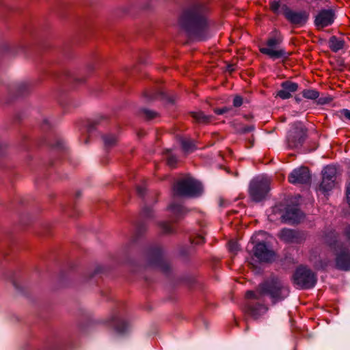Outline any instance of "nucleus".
<instances>
[{
  "label": "nucleus",
  "mask_w": 350,
  "mask_h": 350,
  "mask_svg": "<svg viewBox=\"0 0 350 350\" xmlns=\"http://www.w3.org/2000/svg\"><path fill=\"white\" fill-rule=\"evenodd\" d=\"M289 294L290 287L278 277L271 275L258 285L256 293L252 291H247L246 297L260 299L261 297H267L270 299L272 305H275L285 300Z\"/></svg>",
  "instance_id": "nucleus-1"
},
{
  "label": "nucleus",
  "mask_w": 350,
  "mask_h": 350,
  "mask_svg": "<svg viewBox=\"0 0 350 350\" xmlns=\"http://www.w3.org/2000/svg\"><path fill=\"white\" fill-rule=\"evenodd\" d=\"M179 25L189 37L198 40L204 39L208 32L204 8L198 5L185 11L179 18Z\"/></svg>",
  "instance_id": "nucleus-2"
},
{
  "label": "nucleus",
  "mask_w": 350,
  "mask_h": 350,
  "mask_svg": "<svg viewBox=\"0 0 350 350\" xmlns=\"http://www.w3.org/2000/svg\"><path fill=\"white\" fill-rule=\"evenodd\" d=\"M145 269L152 267L161 271L166 277L170 278L172 270L168 261L164 257L163 249L157 245H150L145 249Z\"/></svg>",
  "instance_id": "nucleus-3"
},
{
  "label": "nucleus",
  "mask_w": 350,
  "mask_h": 350,
  "mask_svg": "<svg viewBox=\"0 0 350 350\" xmlns=\"http://www.w3.org/2000/svg\"><path fill=\"white\" fill-rule=\"evenodd\" d=\"M202 191V184L190 176L178 179L173 186L174 194L180 197L196 198L200 196Z\"/></svg>",
  "instance_id": "nucleus-4"
},
{
  "label": "nucleus",
  "mask_w": 350,
  "mask_h": 350,
  "mask_svg": "<svg viewBox=\"0 0 350 350\" xmlns=\"http://www.w3.org/2000/svg\"><path fill=\"white\" fill-rule=\"evenodd\" d=\"M318 281L317 275L305 265H299L292 275L293 285L299 290L313 288Z\"/></svg>",
  "instance_id": "nucleus-5"
},
{
  "label": "nucleus",
  "mask_w": 350,
  "mask_h": 350,
  "mask_svg": "<svg viewBox=\"0 0 350 350\" xmlns=\"http://www.w3.org/2000/svg\"><path fill=\"white\" fill-rule=\"evenodd\" d=\"M271 180L266 176H258L250 184L249 195L251 200L256 202L265 200L270 191Z\"/></svg>",
  "instance_id": "nucleus-6"
},
{
  "label": "nucleus",
  "mask_w": 350,
  "mask_h": 350,
  "mask_svg": "<svg viewBox=\"0 0 350 350\" xmlns=\"http://www.w3.org/2000/svg\"><path fill=\"white\" fill-rule=\"evenodd\" d=\"M282 42V37L280 33L275 32L271 36L266 43L260 46L259 51L261 53L269 56L271 59H279L285 55V51L279 47Z\"/></svg>",
  "instance_id": "nucleus-7"
},
{
  "label": "nucleus",
  "mask_w": 350,
  "mask_h": 350,
  "mask_svg": "<svg viewBox=\"0 0 350 350\" xmlns=\"http://www.w3.org/2000/svg\"><path fill=\"white\" fill-rule=\"evenodd\" d=\"M285 18L295 27L304 26L308 20L309 14L306 11H295L284 5L281 8Z\"/></svg>",
  "instance_id": "nucleus-8"
},
{
  "label": "nucleus",
  "mask_w": 350,
  "mask_h": 350,
  "mask_svg": "<svg viewBox=\"0 0 350 350\" xmlns=\"http://www.w3.org/2000/svg\"><path fill=\"white\" fill-rule=\"evenodd\" d=\"M97 323L106 324L107 326L112 327L120 335L126 334L129 329V323L120 317L118 312H114L107 319L98 320Z\"/></svg>",
  "instance_id": "nucleus-9"
},
{
  "label": "nucleus",
  "mask_w": 350,
  "mask_h": 350,
  "mask_svg": "<svg viewBox=\"0 0 350 350\" xmlns=\"http://www.w3.org/2000/svg\"><path fill=\"white\" fill-rule=\"evenodd\" d=\"M254 256L260 262H269L273 260L275 252L269 249L266 242H256L252 249Z\"/></svg>",
  "instance_id": "nucleus-10"
},
{
  "label": "nucleus",
  "mask_w": 350,
  "mask_h": 350,
  "mask_svg": "<svg viewBox=\"0 0 350 350\" xmlns=\"http://www.w3.org/2000/svg\"><path fill=\"white\" fill-rule=\"evenodd\" d=\"M335 255V267L342 271H350V250L342 246L334 252Z\"/></svg>",
  "instance_id": "nucleus-11"
},
{
  "label": "nucleus",
  "mask_w": 350,
  "mask_h": 350,
  "mask_svg": "<svg viewBox=\"0 0 350 350\" xmlns=\"http://www.w3.org/2000/svg\"><path fill=\"white\" fill-rule=\"evenodd\" d=\"M323 179L320 185V189L323 192H327L332 190L335 185L336 169L332 165H327L324 167L323 172Z\"/></svg>",
  "instance_id": "nucleus-12"
},
{
  "label": "nucleus",
  "mask_w": 350,
  "mask_h": 350,
  "mask_svg": "<svg viewBox=\"0 0 350 350\" xmlns=\"http://www.w3.org/2000/svg\"><path fill=\"white\" fill-rule=\"evenodd\" d=\"M280 237L286 243L300 244L306 240V234L304 232L283 228L280 232Z\"/></svg>",
  "instance_id": "nucleus-13"
},
{
  "label": "nucleus",
  "mask_w": 350,
  "mask_h": 350,
  "mask_svg": "<svg viewBox=\"0 0 350 350\" xmlns=\"http://www.w3.org/2000/svg\"><path fill=\"white\" fill-rule=\"evenodd\" d=\"M310 180V174L306 167L295 169L288 176V181L292 184H307Z\"/></svg>",
  "instance_id": "nucleus-14"
},
{
  "label": "nucleus",
  "mask_w": 350,
  "mask_h": 350,
  "mask_svg": "<svg viewBox=\"0 0 350 350\" xmlns=\"http://www.w3.org/2000/svg\"><path fill=\"white\" fill-rule=\"evenodd\" d=\"M335 18L334 12L331 10H323L315 17L314 24L318 29L331 25Z\"/></svg>",
  "instance_id": "nucleus-15"
},
{
  "label": "nucleus",
  "mask_w": 350,
  "mask_h": 350,
  "mask_svg": "<svg viewBox=\"0 0 350 350\" xmlns=\"http://www.w3.org/2000/svg\"><path fill=\"white\" fill-rule=\"evenodd\" d=\"M306 135V131L303 128L291 130L288 135V146L291 148H297L303 144Z\"/></svg>",
  "instance_id": "nucleus-16"
},
{
  "label": "nucleus",
  "mask_w": 350,
  "mask_h": 350,
  "mask_svg": "<svg viewBox=\"0 0 350 350\" xmlns=\"http://www.w3.org/2000/svg\"><path fill=\"white\" fill-rule=\"evenodd\" d=\"M246 312L254 319H258L260 316L265 314L268 308L263 304L251 301L248 302L245 306Z\"/></svg>",
  "instance_id": "nucleus-17"
},
{
  "label": "nucleus",
  "mask_w": 350,
  "mask_h": 350,
  "mask_svg": "<svg viewBox=\"0 0 350 350\" xmlns=\"http://www.w3.org/2000/svg\"><path fill=\"white\" fill-rule=\"evenodd\" d=\"M282 90L278 92L277 96L282 99H288L291 97V94L298 90L297 83L286 81L281 84Z\"/></svg>",
  "instance_id": "nucleus-18"
},
{
  "label": "nucleus",
  "mask_w": 350,
  "mask_h": 350,
  "mask_svg": "<svg viewBox=\"0 0 350 350\" xmlns=\"http://www.w3.org/2000/svg\"><path fill=\"white\" fill-rule=\"evenodd\" d=\"M325 241L333 252L344 246V243L338 241V233L334 230H329L325 233Z\"/></svg>",
  "instance_id": "nucleus-19"
},
{
  "label": "nucleus",
  "mask_w": 350,
  "mask_h": 350,
  "mask_svg": "<svg viewBox=\"0 0 350 350\" xmlns=\"http://www.w3.org/2000/svg\"><path fill=\"white\" fill-rule=\"evenodd\" d=\"M147 230V224L144 220L140 221L136 225L135 234L132 239V244H136L143 237Z\"/></svg>",
  "instance_id": "nucleus-20"
},
{
  "label": "nucleus",
  "mask_w": 350,
  "mask_h": 350,
  "mask_svg": "<svg viewBox=\"0 0 350 350\" xmlns=\"http://www.w3.org/2000/svg\"><path fill=\"white\" fill-rule=\"evenodd\" d=\"M345 40L335 36L330 37L329 40V47L330 50L334 53L342 49L345 46Z\"/></svg>",
  "instance_id": "nucleus-21"
},
{
  "label": "nucleus",
  "mask_w": 350,
  "mask_h": 350,
  "mask_svg": "<svg viewBox=\"0 0 350 350\" xmlns=\"http://www.w3.org/2000/svg\"><path fill=\"white\" fill-rule=\"evenodd\" d=\"M108 271V269L105 267L98 265L94 271L89 272L85 277L86 281H91L92 280L96 279L97 277L105 274Z\"/></svg>",
  "instance_id": "nucleus-22"
},
{
  "label": "nucleus",
  "mask_w": 350,
  "mask_h": 350,
  "mask_svg": "<svg viewBox=\"0 0 350 350\" xmlns=\"http://www.w3.org/2000/svg\"><path fill=\"white\" fill-rule=\"evenodd\" d=\"M191 116L198 123L206 124L211 122L212 117L206 116L202 111L192 112Z\"/></svg>",
  "instance_id": "nucleus-23"
},
{
  "label": "nucleus",
  "mask_w": 350,
  "mask_h": 350,
  "mask_svg": "<svg viewBox=\"0 0 350 350\" xmlns=\"http://www.w3.org/2000/svg\"><path fill=\"white\" fill-rule=\"evenodd\" d=\"M169 221L161 220L159 223V226L165 234H173L175 232L173 225Z\"/></svg>",
  "instance_id": "nucleus-24"
},
{
  "label": "nucleus",
  "mask_w": 350,
  "mask_h": 350,
  "mask_svg": "<svg viewBox=\"0 0 350 350\" xmlns=\"http://www.w3.org/2000/svg\"><path fill=\"white\" fill-rule=\"evenodd\" d=\"M301 94L305 98L310 100H315L319 96V92L314 89H305Z\"/></svg>",
  "instance_id": "nucleus-25"
},
{
  "label": "nucleus",
  "mask_w": 350,
  "mask_h": 350,
  "mask_svg": "<svg viewBox=\"0 0 350 350\" xmlns=\"http://www.w3.org/2000/svg\"><path fill=\"white\" fill-rule=\"evenodd\" d=\"M330 260L328 258H319L314 264L317 270H325L329 266Z\"/></svg>",
  "instance_id": "nucleus-26"
},
{
  "label": "nucleus",
  "mask_w": 350,
  "mask_h": 350,
  "mask_svg": "<svg viewBox=\"0 0 350 350\" xmlns=\"http://www.w3.org/2000/svg\"><path fill=\"white\" fill-rule=\"evenodd\" d=\"M191 247L187 245H181L179 247V256L184 260H187L190 255Z\"/></svg>",
  "instance_id": "nucleus-27"
},
{
  "label": "nucleus",
  "mask_w": 350,
  "mask_h": 350,
  "mask_svg": "<svg viewBox=\"0 0 350 350\" xmlns=\"http://www.w3.org/2000/svg\"><path fill=\"white\" fill-rule=\"evenodd\" d=\"M183 149L185 152H192L195 149L194 144L189 139H183L181 141Z\"/></svg>",
  "instance_id": "nucleus-28"
},
{
  "label": "nucleus",
  "mask_w": 350,
  "mask_h": 350,
  "mask_svg": "<svg viewBox=\"0 0 350 350\" xmlns=\"http://www.w3.org/2000/svg\"><path fill=\"white\" fill-rule=\"evenodd\" d=\"M228 247L229 252L234 255H236L240 250L239 244L234 240L229 241Z\"/></svg>",
  "instance_id": "nucleus-29"
},
{
  "label": "nucleus",
  "mask_w": 350,
  "mask_h": 350,
  "mask_svg": "<svg viewBox=\"0 0 350 350\" xmlns=\"http://www.w3.org/2000/svg\"><path fill=\"white\" fill-rule=\"evenodd\" d=\"M169 208L171 212L180 215H183L185 211V208L180 204H171Z\"/></svg>",
  "instance_id": "nucleus-30"
},
{
  "label": "nucleus",
  "mask_w": 350,
  "mask_h": 350,
  "mask_svg": "<svg viewBox=\"0 0 350 350\" xmlns=\"http://www.w3.org/2000/svg\"><path fill=\"white\" fill-rule=\"evenodd\" d=\"M104 143L106 146H111L117 142V137L115 135H105L103 137Z\"/></svg>",
  "instance_id": "nucleus-31"
},
{
  "label": "nucleus",
  "mask_w": 350,
  "mask_h": 350,
  "mask_svg": "<svg viewBox=\"0 0 350 350\" xmlns=\"http://www.w3.org/2000/svg\"><path fill=\"white\" fill-rule=\"evenodd\" d=\"M292 215L289 216L287 219H304L305 217V215L302 211H301L298 208H294L292 210L291 213Z\"/></svg>",
  "instance_id": "nucleus-32"
},
{
  "label": "nucleus",
  "mask_w": 350,
  "mask_h": 350,
  "mask_svg": "<svg viewBox=\"0 0 350 350\" xmlns=\"http://www.w3.org/2000/svg\"><path fill=\"white\" fill-rule=\"evenodd\" d=\"M270 8L274 13H278L280 8V3L278 1H273L270 3Z\"/></svg>",
  "instance_id": "nucleus-33"
},
{
  "label": "nucleus",
  "mask_w": 350,
  "mask_h": 350,
  "mask_svg": "<svg viewBox=\"0 0 350 350\" xmlns=\"http://www.w3.org/2000/svg\"><path fill=\"white\" fill-rule=\"evenodd\" d=\"M342 234L345 237L346 241L350 244V224L347 225L343 230Z\"/></svg>",
  "instance_id": "nucleus-34"
},
{
  "label": "nucleus",
  "mask_w": 350,
  "mask_h": 350,
  "mask_svg": "<svg viewBox=\"0 0 350 350\" xmlns=\"http://www.w3.org/2000/svg\"><path fill=\"white\" fill-rule=\"evenodd\" d=\"M143 113L145 115L146 118L149 120L153 119L157 116L156 112L148 109H144L143 111Z\"/></svg>",
  "instance_id": "nucleus-35"
},
{
  "label": "nucleus",
  "mask_w": 350,
  "mask_h": 350,
  "mask_svg": "<svg viewBox=\"0 0 350 350\" xmlns=\"http://www.w3.org/2000/svg\"><path fill=\"white\" fill-rule=\"evenodd\" d=\"M205 242L204 238L202 236H198L194 239H191V244L200 245Z\"/></svg>",
  "instance_id": "nucleus-36"
},
{
  "label": "nucleus",
  "mask_w": 350,
  "mask_h": 350,
  "mask_svg": "<svg viewBox=\"0 0 350 350\" xmlns=\"http://www.w3.org/2000/svg\"><path fill=\"white\" fill-rule=\"evenodd\" d=\"M176 162H177V159L174 156H170L167 158V163L171 167H174L175 165H176Z\"/></svg>",
  "instance_id": "nucleus-37"
},
{
  "label": "nucleus",
  "mask_w": 350,
  "mask_h": 350,
  "mask_svg": "<svg viewBox=\"0 0 350 350\" xmlns=\"http://www.w3.org/2000/svg\"><path fill=\"white\" fill-rule=\"evenodd\" d=\"M243 104V98L240 96H236L233 100V105L236 107H240Z\"/></svg>",
  "instance_id": "nucleus-38"
},
{
  "label": "nucleus",
  "mask_w": 350,
  "mask_h": 350,
  "mask_svg": "<svg viewBox=\"0 0 350 350\" xmlns=\"http://www.w3.org/2000/svg\"><path fill=\"white\" fill-rule=\"evenodd\" d=\"M142 214L144 217H152L154 216L153 211L150 208H146L142 211Z\"/></svg>",
  "instance_id": "nucleus-39"
},
{
  "label": "nucleus",
  "mask_w": 350,
  "mask_h": 350,
  "mask_svg": "<svg viewBox=\"0 0 350 350\" xmlns=\"http://www.w3.org/2000/svg\"><path fill=\"white\" fill-rule=\"evenodd\" d=\"M340 112L346 119L350 120V110L349 109H343Z\"/></svg>",
  "instance_id": "nucleus-40"
},
{
  "label": "nucleus",
  "mask_w": 350,
  "mask_h": 350,
  "mask_svg": "<svg viewBox=\"0 0 350 350\" xmlns=\"http://www.w3.org/2000/svg\"><path fill=\"white\" fill-rule=\"evenodd\" d=\"M12 285L18 292L23 293L22 287L16 282V281L14 279H11Z\"/></svg>",
  "instance_id": "nucleus-41"
},
{
  "label": "nucleus",
  "mask_w": 350,
  "mask_h": 350,
  "mask_svg": "<svg viewBox=\"0 0 350 350\" xmlns=\"http://www.w3.org/2000/svg\"><path fill=\"white\" fill-rule=\"evenodd\" d=\"M284 223H287L293 226H297L301 223V220H282Z\"/></svg>",
  "instance_id": "nucleus-42"
},
{
  "label": "nucleus",
  "mask_w": 350,
  "mask_h": 350,
  "mask_svg": "<svg viewBox=\"0 0 350 350\" xmlns=\"http://www.w3.org/2000/svg\"><path fill=\"white\" fill-rule=\"evenodd\" d=\"M46 350H63L62 346L59 344L53 345L49 347Z\"/></svg>",
  "instance_id": "nucleus-43"
},
{
  "label": "nucleus",
  "mask_w": 350,
  "mask_h": 350,
  "mask_svg": "<svg viewBox=\"0 0 350 350\" xmlns=\"http://www.w3.org/2000/svg\"><path fill=\"white\" fill-rule=\"evenodd\" d=\"M346 197L347 203L350 206V184L347 186L346 189Z\"/></svg>",
  "instance_id": "nucleus-44"
},
{
  "label": "nucleus",
  "mask_w": 350,
  "mask_h": 350,
  "mask_svg": "<svg viewBox=\"0 0 350 350\" xmlns=\"http://www.w3.org/2000/svg\"><path fill=\"white\" fill-rule=\"evenodd\" d=\"M227 110L226 108H223V109H215V112L218 114V115H221V114H223L225 112H226Z\"/></svg>",
  "instance_id": "nucleus-45"
},
{
  "label": "nucleus",
  "mask_w": 350,
  "mask_h": 350,
  "mask_svg": "<svg viewBox=\"0 0 350 350\" xmlns=\"http://www.w3.org/2000/svg\"><path fill=\"white\" fill-rule=\"evenodd\" d=\"M226 202H227L223 198H220L219 200V204L220 206H224Z\"/></svg>",
  "instance_id": "nucleus-46"
},
{
  "label": "nucleus",
  "mask_w": 350,
  "mask_h": 350,
  "mask_svg": "<svg viewBox=\"0 0 350 350\" xmlns=\"http://www.w3.org/2000/svg\"><path fill=\"white\" fill-rule=\"evenodd\" d=\"M238 213V211H235V210H232V211H228V214H227V216L228 217H230L232 216L233 214H237Z\"/></svg>",
  "instance_id": "nucleus-47"
},
{
  "label": "nucleus",
  "mask_w": 350,
  "mask_h": 350,
  "mask_svg": "<svg viewBox=\"0 0 350 350\" xmlns=\"http://www.w3.org/2000/svg\"><path fill=\"white\" fill-rule=\"evenodd\" d=\"M79 329H81V331L82 332H84V333L86 332L85 329L83 327V326L82 325H79Z\"/></svg>",
  "instance_id": "nucleus-48"
},
{
  "label": "nucleus",
  "mask_w": 350,
  "mask_h": 350,
  "mask_svg": "<svg viewBox=\"0 0 350 350\" xmlns=\"http://www.w3.org/2000/svg\"><path fill=\"white\" fill-rule=\"evenodd\" d=\"M102 295H103V297H107V293H105V292H104V291H103V292H102Z\"/></svg>",
  "instance_id": "nucleus-49"
},
{
  "label": "nucleus",
  "mask_w": 350,
  "mask_h": 350,
  "mask_svg": "<svg viewBox=\"0 0 350 350\" xmlns=\"http://www.w3.org/2000/svg\"><path fill=\"white\" fill-rule=\"evenodd\" d=\"M1 252L3 255H6V254H6V252H5V251H1Z\"/></svg>",
  "instance_id": "nucleus-50"
},
{
  "label": "nucleus",
  "mask_w": 350,
  "mask_h": 350,
  "mask_svg": "<svg viewBox=\"0 0 350 350\" xmlns=\"http://www.w3.org/2000/svg\"><path fill=\"white\" fill-rule=\"evenodd\" d=\"M145 280H146L147 282H149V280H148V278H146V277L145 278Z\"/></svg>",
  "instance_id": "nucleus-51"
},
{
  "label": "nucleus",
  "mask_w": 350,
  "mask_h": 350,
  "mask_svg": "<svg viewBox=\"0 0 350 350\" xmlns=\"http://www.w3.org/2000/svg\"><path fill=\"white\" fill-rule=\"evenodd\" d=\"M133 271L137 272V269H133Z\"/></svg>",
  "instance_id": "nucleus-52"
}]
</instances>
